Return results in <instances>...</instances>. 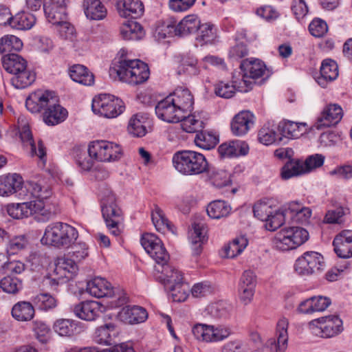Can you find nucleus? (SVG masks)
<instances>
[{
    "mask_svg": "<svg viewBox=\"0 0 352 352\" xmlns=\"http://www.w3.org/2000/svg\"><path fill=\"white\" fill-rule=\"evenodd\" d=\"M52 189L47 184L34 181L27 182L18 193V198L24 201L19 204H10L6 206L9 216L14 219H23L36 215L41 221H47L54 212L45 200L51 197Z\"/></svg>",
    "mask_w": 352,
    "mask_h": 352,
    "instance_id": "nucleus-1",
    "label": "nucleus"
},
{
    "mask_svg": "<svg viewBox=\"0 0 352 352\" xmlns=\"http://www.w3.org/2000/svg\"><path fill=\"white\" fill-rule=\"evenodd\" d=\"M109 72L113 79L131 85L143 83L150 75L148 65L139 59L120 60L113 64Z\"/></svg>",
    "mask_w": 352,
    "mask_h": 352,
    "instance_id": "nucleus-2",
    "label": "nucleus"
},
{
    "mask_svg": "<svg viewBox=\"0 0 352 352\" xmlns=\"http://www.w3.org/2000/svg\"><path fill=\"white\" fill-rule=\"evenodd\" d=\"M78 237L77 230L65 223L55 222L49 224L41 240L43 244L54 246L58 248L71 247Z\"/></svg>",
    "mask_w": 352,
    "mask_h": 352,
    "instance_id": "nucleus-3",
    "label": "nucleus"
},
{
    "mask_svg": "<svg viewBox=\"0 0 352 352\" xmlns=\"http://www.w3.org/2000/svg\"><path fill=\"white\" fill-rule=\"evenodd\" d=\"M2 65L8 73L14 75L11 82L17 89L25 88L35 80V74L27 69V61L17 54L3 56Z\"/></svg>",
    "mask_w": 352,
    "mask_h": 352,
    "instance_id": "nucleus-4",
    "label": "nucleus"
},
{
    "mask_svg": "<svg viewBox=\"0 0 352 352\" xmlns=\"http://www.w3.org/2000/svg\"><path fill=\"white\" fill-rule=\"evenodd\" d=\"M173 163L177 170L187 175L201 174L208 169L205 156L193 151L176 153L173 157Z\"/></svg>",
    "mask_w": 352,
    "mask_h": 352,
    "instance_id": "nucleus-5",
    "label": "nucleus"
},
{
    "mask_svg": "<svg viewBox=\"0 0 352 352\" xmlns=\"http://www.w3.org/2000/svg\"><path fill=\"white\" fill-rule=\"evenodd\" d=\"M308 231L299 226H291L281 229L276 234L274 242L276 247L283 251L294 250L308 241Z\"/></svg>",
    "mask_w": 352,
    "mask_h": 352,
    "instance_id": "nucleus-6",
    "label": "nucleus"
},
{
    "mask_svg": "<svg viewBox=\"0 0 352 352\" xmlns=\"http://www.w3.org/2000/svg\"><path fill=\"white\" fill-rule=\"evenodd\" d=\"M102 217L111 233L118 236L121 233L120 228L122 222V212L116 204L115 195L111 192L104 195L101 200Z\"/></svg>",
    "mask_w": 352,
    "mask_h": 352,
    "instance_id": "nucleus-7",
    "label": "nucleus"
},
{
    "mask_svg": "<svg viewBox=\"0 0 352 352\" xmlns=\"http://www.w3.org/2000/svg\"><path fill=\"white\" fill-rule=\"evenodd\" d=\"M89 155L101 162H112L119 160L122 155L120 146L107 140H95L88 146Z\"/></svg>",
    "mask_w": 352,
    "mask_h": 352,
    "instance_id": "nucleus-8",
    "label": "nucleus"
},
{
    "mask_svg": "<svg viewBox=\"0 0 352 352\" xmlns=\"http://www.w3.org/2000/svg\"><path fill=\"white\" fill-rule=\"evenodd\" d=\"M91 108L94 113L107 118L121 114L124 105L122 100L111 94H99L94 98Z\"/></svg>",
    "mask_w": 352,
    "mask_h": 352,
    "instance_id": "nucleus-9",
    "label": "nucleus"
},
{
    "mask_svg": "<svg viewBox=\"0 0 352 352\" xmlns=\"http://www.w3.org/2000/svg\"><path fill=\"white\" fill-rule=\"evenodd\" d=\"M192 332L197 340L205 342H219L230 337L232 329L224 324H197L192 327Z\"/></svg>",
    "mask_w": 352,
    "mask_h": 352,
    "instance_id": "nucleus-10",
    "label": "nucleus"
},
{
    "mask_svg": "<svg viewBox=\"0 0 352 352\" xmlns=\"http://www.w3.org/2000/svg\"><path fill=\"white\" fill-rule=\"evenodd\" d=\"M311 333L322 338H331L342 331V321L336 316H328L309 323Z\"/></svg>",
    "mask_w": 352,
    "mask_h": 352,
    "instance_id": "nucleus-11",
    "label": "nucleus"
},
{
    "mask_svg": "<svg viewBox=\"0 0 352 352\" xmlns=\"http://www.w3.org/2000/svg\"><path fill=\"white\" fill-rule=\"evenodd\" d=\"M324 265V258L315 251H307L298 257L294 264L296 272L300 276H310L318 273Z\"/></svg>",
    "mask_w": 352,
    "mask_h": 352,
    "instance_id": "nucleus-12",
    "label": "nucleus"
},
{
    "mask_svg": "<svg viewBox=\"0 0 352 352\" xmlns=\"http://www.w3.org/2000/svg\"><path fill=\"white\" fill-rule=\"evenodd\" d=\"M241 68L244 72L242 82L244 84L246 88L243 89V87L240 86V91L247 92L252 88V82L248 80L246 78L256 79L266 74L268 76V71L267 69L266 65L263 61L258 59L243 60L241 64Z\"/></svg>",
    "mask_w": 352,
    "mask_h": 352,
    "instance_id": "nucleus-13",
    "label": "nucleus"
},
{
    "mask_svg": "<svg viewBox=\"0 0 352 352\" xmlns=\"http://www.w3.org/2000/svg\"><path fill=\"white\" fill-rule=\"evenodd\" d=\"M343 117V110L337 104L326 105L320 116L318 117L313 128L321 130L324 128L331 127L338 124Z\"/></svg>",
    "mask_w": 352,
    "mask_h": 352,
    "instance_id": "nucleus-14",
    "label": "nucleus"
},
{
    "mask_svg": "<svg viewBox=\"0 0 352 352\" xmlns=\"http://www.w3.org/2000/svg\"><path fill=\"white\" fill-rule=\"evenodd\" d=\"M155 110L157 116L167 122L177 123L184 118L182 111L175 105L172 98L169 96L160 101Z\"/></svg>",
    "mask_w": 352,
    "mask_h": 352,
    "instance_id": "nucleus-15",
    "label": "nucleus"
},
{
    "mask_svg": "<svg viewBox=\"0 0 352 352\" xmlns=\"http://www.w3.org/2000/svg\"><path fill=\"white\" fill-rule=\"evenodd\" d=\"M288 320L285 318H280L276 326V334H277V344L275 341L270 340L268 344L265 345L261 349L256 350L254 352H276L278 350L280 352H283L287 346L288 341Z\"/></svg>",
    "mask_w": 352,
    "mask_h": 352,
    "instance_id": "nucleus-16",
    "label": "nucleus"
},
{
    "mask_svg": "<svg viewBox=\"0 0 352 352\" xmlns=\"http://www.w3.org/2000/svg\"><path fill=\"white\" fill-rule=\"evenodd\" d=\"M154 276L166 289L183 280L182 273L166 263L155 266Z\"/></svg>",
    "mask_w": 352,
    "mask_h": 352,
    "instance_id": "nucleus-17",
    "label": "nucleus"
},
{
    "mask_svg": "<svg viewBox=\"0 0 352 352\" xmlns=\"http://www.w3.org/2000/svg\"><path fill=\"white\" fill-rule=\"evenodd\" d=\"M256 285V276L251 270L245 271L239 283L238 293L241 302L249 304L253 299Z\"/></svg>",
    "mask_w": 352,
    "mask_h": 352,
    "instance_id": "nucleus-18",
    "label": "nucleus"
},
{
    "mask_svg": "<svg viewBox=\"0 0 352 352\" xmlns=\"http://www.w3.org/2000/svg\"><path fill=\"white\" fill-rule=\"evenodd\" d=\"M57 102L56 98L52 92L37 90L32 93L26 99L25 106L32 113H38L43 109H47L50 103Z\"/></svg>",
    "mask_w": 352,
    "mask_h": 352,
    "instance_id": "nucleus-19",
    "label": "nucleus"
},
{
    "mask_svg": "<svg viewBox=\"0 0 352 352\" xmlns=\"http://www.w3.org/2000/svg\"><path fill=\"white\" fill-rule=\"evenodd\" d=\"M333 245L337 256L342 258L352 257V230H344L333 239Z\"/></svg>",
    "mask_w": 352,
    "mask_h": 352,
    "instance_id": "nucleus-20",
    "label": "nucleus"
},
{
    "mask_svg": "<svg viewBox=\"0 0 352 352\" xmlns=\"http://www.w3.org/2000/svg\"><path fill=\"white\" fill-rule=\"evenodd\" d=\"M23 177L17 173L0 176V196L9 197L23 188Z\"/></svg>",
    "mask_w": 352,
    "mask_h": 352,
    "instance_id": "nucleus-21",
    "label": "nucleus"
},
{
    "mask_svg": "<svg viewBox=\"0 0 352 352\" xmlns=\"http://www.w3.org/2000/svg\"><path fill=\"white\" fill-rule=\"evenodd\" d=\"M19 136L23 144L30 146L32 155L38 156L42 162L43 166H45L46 162L45 147L41 140L38 142L36 147L28 124H25L19 128Z\"/></svg>",
    "mask_w": 352,
    "mask_h": 352,
    "instance_id": "nucleus-22",
    "label": "nucleus"
},
{
    "mask_svg": "<svg viewBox=\"0 0 352 352\" xmlns=\"http://www.w3.org/2000/svg\"><path fill=\"white\" fill-rule=\"evenodd\" d=\"M168 96L172 98L175 105L182 111L184 116L186 114H189L192 110L194 98L188 89L177 87L173 94Z\"/></svg>",
    "mask_w": 352,
    "mask_h": 352,
    "instance_id": "nucleus-23",
    "label": "nucleus"
},
{
    "mask_svg": "<svg viewBox=\"0 0 352 352\" xmlns=\"http://www.w3.org/2000/svg\"><path fill=\"white\" fill-rule=\"evenodd\" d=\"M86 290L90 295L96 298L113 297L116 296L111 283L100 277H96L89 281Z\"/></svg>",
    "mask_w": 352,
    "mask_h": 352,
    "instance_id": "nucleus-24",
    "label": "nucleus"
},
{
    "mask_svg": "<svg viewBox=\"0 0 352 352\" xmlns=\"http://www.w3.org/2000/svg\"><path fill=\"white\" fill-rule=\"evenodd\" d=\"M116 8L121 17L138 18L141 16L144 10V5L140 0H119Z\"/></svg>",
    "mask_w": 352,
    "mask_h": 352,
    "instance_id": "nucleus-25",
    "label": "nucleus"
},
{
    "mask_svg": "<svg viewBox=\"0 0 352 352\" xmlns=\"http://www.w3.org/2000/svg\"><path fill=\"white\" fill-rule=\"evenodd\" d=\"M338 76V66L332 59H325L322 62L320 75L316 77V80L322 87H326L329 82H331Z\"/></svg>",
    "mask_w": 352,
    "mask_h": 352,
    "instance_id": "nucleus-26",
    "label": "nucleus"
},
{
    "mask_svg": "<svg viewBox=\"0 0 352 352\" xmlns=\"http://www.w3.org/2000/svg\"><path fill=\"white\" fill-rule=\"evenodd\" d=\"M119 319L127 324H136L144 322L148 318L146 310L139 306H126L118 313Z\"/></svg>",
    "mask_w": 352,
    "mask_h": 352,
    "instance_id": "nucleus-27",
    "label": "nucleus"
},
{
    "mask_svg": "<svg viewBox=\"0 0 352 352\" xmlns=\"http://www.w3.org/2000/svg\"><path fill=\"white\" fill-rule=\"evenodd\" d=\"M254 123V116L248 111H243L236 115L231 122L234 135L241 136L247 133Z\"/></svg>",
    "mask_w": 352,
    "mask_h": 352,
    "instance_id": "nucleus-28",
    "label": "nucleus"
},
{
    "mask_svg": "<svg viewBox=\"0 0 352 352\" xmlns=\"http://www.w3.org/2000/svg\"><path fill=\"white\" fill-rule=\"evenodd\" d=\"M218 151L222 157H234L248 154L249 146L243 141L233 140L221 144Z\"/></svg>",
    "mask_w": 352,
    "mask_h": 352,
    "instance_id": "nucleus-29",
    "label": "nucleus"
},
{
    "mask_svg": "<svg viewBox=\"0 0 352 352\" xmlns=\"http://www.w3.org/2000/svg\"><path fill=\"white\" fill-rule=\"evenodd\" d=\"M100 305L96 301H86L80 302L74 307V313L78 318L87 320H94L100 313Z\"/></svg>",
    "mask_w": 352,
    "mask_h": 352,
    "instance_id": "nucleus-30",
    "label": "nucleus"
},
{
    "mask_svg": "<svg viewBox=\"0 0 352 352\" xmlns=\"http://www.w3.org/2000/svg\"><path fill=\"white\" fill-rule=\"evenodd\" d=\"M286 212L288 214V218L292 221L306 223L309 221L311 216V210L305 206H302L298 201H291L286 205Z\"/></svg>",
    "mask_w": 352,
    "mask_h": 352,
    "instance_id": "nucleus-31",
    "label": "nucleus"
},
{
    "mask_svg": "<svg viewBox=\"0 0 352 352\" xmlns=\"http://www.w3.org/2000/svg\"><path fill=\"white\" fill-rule=\"evenodd\" d=\"M55 274L58 277H63L65 279L72 278L78 272V265L76 261L70 258H58L55 263Z\"/></svg>",
    "mask_w": 352,
    "mask_h": 352,
    "instance_id": "nucleus-32",
    "label": "nucleus"
},
{
    "mask_svg": "<svg viewBox=\"0 0 352 352\" xmlns=\"http://www.w3.org/2000/svg\"><path fill=\"white\" fill-rule=\"evenodd\" d=\"M278 126L284 135L289 138H298L313 128L312 126L309 129L306 122H296L290 120H283L280 122Z\"/></svg>",
    "mask_w": 352,
    "mask_h": 352,
    "instance_id": "nucleus-33",
    "label": "nucleus"
},
{
    "mask_svg": "<svg viewBox=\"0 0 352 352\" xmlns=\"http://www.w3.org/2000/svg\"><path fill=\"white\" fill-rule=\"evenodd\" d=\"M67 110L56 102L50 103L43 114V120L48 125H56L62 122L67 117Z\"/></svg>",
    "mask_w": 352,
    "mask_h": 352,
    "instance_id": "nucleus-34",
    "label": "nucleus"
},
{
    "mask_svg": "<svg viewBox=\"0 0 352 352\" xmlns=\"http://www.w3.org/2000/svg\"><path fill=\"white\" fill-rule=\"evenodd\" d=\"M120 35L124 40L137 41L144 36V32L139 23L128 20L122 23L120 26Z\"/></svg>",
    "mask_w": 352,
    "mask_h": 352,
    "instance_id": "nucleus-35",
    "label": "nucleus"
},
{
    "mask_svg": "<svg viewBox=\"0 0 352 352\" xmlns=\"http://www.w3.org/2000/svg\"><path fill=\"white\" fill-rule=\"evenodd\" d=\"M248 244V239L243 236L236 237L231 242L226 245L220 254L221 257L233 258L241 254Z\"/></svg>",
    "mask_w": 352,
    "mask_h": 352,
    "instance_id": "nucleus-36",
    "label": "nucleus"
},
{
    "mask_svg": "<svg viewBox=\"0 0 352 352\" xmlns=\"http://www.w3.org/2000/svg\"><path fill=\"white\" fill-rule=\"evenodd\" d=\"M118 331L114 324L109 323L98 327L95 332V341L100 344L111 345L115 343L114 339Z\"/></svg>",
    "mask_w": 352,
    "mask_h": 352,
    "instance_id": "nucleus-37",
    "label": "nucleus"
},
{
    "mask_svg": "<svg viewBox=\"0 0 352 352\" xmlns=\"http://www.w3.org/2000/svg\"><path fill=\"white\" fill-rule=\"evenodd\" d=\"M85 13L91 20H102L107 15V10L100 0H85Z\"/></svg>",
    "mask_w": 352,
    "mask_h": 352,
    "instance_id": "nucleus-38",
    "label": "nucleus"
},
{
    "mask_svg": "<svg viewBox=\"0 0 352 352\" xmlns=\"http://www.w3.org/2000/svg\"><path fill=\"white\" fill-rule=\"evenodd\" d=\"M206 211L210 217L219 219L227 217L231 213L232 207L226 201L218 199L210 202Z\"/></svg>",
    "mask_w": 352,
    "mask_h": 352,
    "instance_id": "nucleus-39",
    "label": "nucleus"
},
{
    "mask_svg": "<svg viewBox=\"0 0 352 352\" xmlns=\"http://www.w3.org/2000/svg\"><path fill=\"white\" fill-rule=\"evenodd\" d=\"M71 78L80 84L90 86L94 84V77L88 69L82 65H75L70 68Z\"/></svg>",
    "mask_w": 352,
    "mask_h": 352,
    "instance_id": "nucleus-40",
    "label": "nucleus"
},
{
    "mask_svg": "<svg viewBox=\"0 0 352 352\" xmlns=\"http://www.w3.org/2000/svg\"><path fill=\"white\" fill-rule=\"evenodd\" d=\"M12 316L18 321H30L34 316V307L27 301L19 302L13 306Z\"/></svg>",
    "mask_w": 352,
    "mask_h": 352,
    "instance_id": "nucleus-41",
    "label": "nucleus"
},
{
    "mask_svg": "<svg viewBox=\"0 0 352 352\" xmlns=\"http://www.w3.org/2000/svg\"><path fill=\"white\" fill-rule=\"evenodd\" d=\"M53 329L60 336L71 337L78 333V324L72 319L58 318L54 322Z\"/></svg>",
    "mask_w": 352,
    "mask_h": 352,
    "instance_id": "nucleus-42",
    "label": "nucleus"
},
{
    "mask_svg": "<svg viewBox=\"0 0 352 352\" xmlns=\"http://www.w3.org/2000/svg\"><path fill=\"white\" fill-rule=\"evenodd\" d=\"M35 23L36 18L34 14L22 11L11 18L10 26L16 30H27L31 29Z\"/></svg>",
    "mask_w": 352,
    "mask_h": 352,
    "instance_id": "nucleus-43",
    "label": "nucleus"
},
{
    "mask_svg": "<svg viewBox=\"0 0 352 352\" xmlns=\"http://www.w3.org/2000/svg\"><path fill=\"white\" fill-rule=\"evenodd\" d=\"M200 23L201 20L197 14H189L185 16L177 24L179 36H186L196 32Z\"/></svg>",
    "mask_w": 352,
    "mask_h": 352,
    "instance_id": "nucleus-44",
    "label": "nucleus"
},
{
    "mask_svg": "<svg viewBox=\"0 0 352 352\" xmlns=\"http://www.w3.org/2000/svg\"><path fill=\"white\" fill-rule=\"evenodd\" d=\"M288 218L287 212H286V205L284 208H278L275 207V211L272 216L265 221V226L267 230L274 231L280 228Z\"/></svg>",
    "mask_w": 352,
    "mask_h": 352,
    "instance_id": "nucleus-45",
    "label": "nucleus"
},
{
    "mask_svg": "<svg viewBox=\"0 0 352 352\" xmlns=\"http://www.w3.org/2000/svg\"><path fill=\"white\" fill-rule=\"evenodd\" d=\"M305 173L307 172L303 162L298 160H290L282 168L280 175L283 179H288Z\"/></svg>",
    "mask_w": 352,
    "mask_h": 352,
    "instance_id": "nucleus-46",
    "label": "nucleus"
},
{
    "mask_svg": "<svg viewBox=\"0 0 352 352\" xmlns=\"http://www.w3.org/2000/svg\"><path fill=\"white\" fill-rule=\"evenodd\" d=\"M195 144L201 148L210 150L213 148L219 142L218 138L211 132L201 131L196 134Z\"/></svg>",
    "mask_w": 352,
    "mask_h": 352,
    "instance_id": "nucleus-47",
    "label": "nucleus"
},
{
    "mask_svg": "<svg viewBox=\"0 0 352 352\" xmlns=\"http://www.w3.org/2000/svg\"><path fill=\"white\" fill-rule=\"evenodd\" d=\"M189 240L191 243L192 253L195 256H198L201 252V244L204 239L202 234L201 226L198 223L192 226V229L189 232Z\"/></svg>",
    "mask_w": 352,
    "mask_h": 352,
    "instance_id": "nucleus-48",
    "label": "nucleus"
},
{
    "mask_svg": "<svg viewBox=\"0 0 352 352\" xmlns=\"http://www.w3.org/2000/svg\"><path fill=\"white\" fill-rule=\"evenodd\" d=\"M196 32V40L201 43V45L211 43L216 36L214 26L210 23H201Z\"/></svg>",
    "mask_w": 352,
    "mask_h": 352,
    "instance_id": "nucleus-49",
    "label": "nucleus"
},
{
    "mask_svg": "<svg viewBox=\"0 0 352 352\" xmlns=\"http://www.w3.org/2000/svg\"><path fill=\"white\" fill-rule=\"evenodd\" d=\"M146 118L140 114L133 116L129 120L128 131L134 137H142L146 133L144 120Z\"/></svg>",
    "mask_w": 352,
    "mask_h": 352,
    "instance_id": "nucleus-50",
    "label": "nucleus"
},
{
    "mask_svg": "<svg viewBox=\"0 0 352 352\" xmlns=\"http://www.w3.org/2000/svg\"><path fill=\"white\" fill-rule=\"evenodd\" d=\"M180 122L182 129L187 133L198 132L204 127V121L197 118L195 115L186 114Z\"/></svg>",
    "mask_w": 352,
    "mask_h": 352,
    "instance_id": "nucleus-51",
    "label": "nucleus"
},
{
    "mask_svg": "<svg viewBox=\"0 0 352 352\" xmlns=\"http://www.w3.org/2000/svg\"><path fill=\"white\" fill-rule=\"evenodd\" d=\"M151 219L157 231L162 232L170 231L173 232L170 224L160 208L155 207L151 214Z\"/></svg>",
    "mask_w": 352,
    "mask_h": 352,
    "instance_id": "nucleus-52",
    "label": "nucleus"
},
{
    "mask_svg": "<svg viewBox=\"0 0 352 352\" xmlns=\"http://www.w3.org/2000/svg\"><path fill=\"white\" fill-rule=\"evenodd\" d=\"M51 14L47 12L45 4H43V10L47 21L53 25H56L63 22V20L67 19L66 7L67 6L52 5Z\"/></svg>",
    "mask_w": 352,
    "mask_h": 352,
    "instance_id": "nucleus-53",
    "label": "nucleus"
},
{
    "mask_svg": "<svg viewBox=\"0 0 352 352\" xmlns=\"http://www.w3.org/2000/svg\"><path fill=\"white\" fill-rule=\"evenodd\" d=\"M170 292L171 298L175 302L185 301L188 295L190 287L189 285L184 283L183 280L173 285L170 287L168 288Z\"/></svg>",
    "mask_w": 352,
    "mask_h": 352,
    "instance_id": "nucleus-54",
    "label": "nucleus"
},
{
    "mask_svg": "<svg viewBox=\"0 0 352 352\" xmlns=\"http://www.w3.org/2000/svg\"><path fill=\"white\" fill-rule=\"evenodd\" d=\"M0 287L2 290L8 294H15L22 289V281L12 276H7L0 281Z\"/></svg>",
    "mask_w": 352,
    "mask_h": 352,
    "instance_id": "nucleus-55",
    "label": "nucleus"
},
{
    "mask_svg": "<svg viewBox=\"0 0 352 352\" xmlns=\"http://www.w3.org/2000/svg\"><path fill=\"white\" fill-rule=\"evenodd\" d=\"M258 140L261 144L268 146L281 141L282 138L277 139L275 130L268 125H264L258 133Z\"/></svg>",
    "mask_w": 352,
    "mask_h": 352,
    "instance_id": "nucleus-56",
    "label": "nucleus"
},
{
    "mask_svg": "<svg viewBox=\"0 0 352 352\" xmlns=\"http://www.w3.org/2000/svg\"><path fill=\"white\" fill-rule=\"evenodd\" d=\"M23 47L22 41L15 36L7 35L0 40V52L4 53L12 50L18 51Z\"/></svg>",
    "mask_w": 352,
    "mask_h": 352,
    "instance_id": "nucleus-57",
    "label": "nucleus"
},
{
    "mask_svg": "<svg viewBox=\"0 0 352 352\" xmlns=\"http://www.w3.org/2000/svg\"><path fill=\"white\" fill-rule=\"evenodd\" d=\"M33 302L38 309L41 310H49L53 309L57 305L56 299L47 293H42L36 295Z\"/></svg>",
    "mask_w": 352,
    "mask_h": 352,
    "instance_id": "nucleus-58",
    "label": "nucleus"
},
{
    "mask_svg": "<svg viewBox=\"0 0 352 352\" xmlns=\"http://www.w3.org/2000/svg\"><path fill=\"white\" fill-rule=\"evenodd\" d=\"M209 178L212 185L219 188L231 183L230 173L224 170H213L210 173Z\"/></svg>",
    "mask_w": 352,
    "mask_h": 352,
    "instance_id": "nucleus-59",
    "label": "nucleus"
},
{
    "mask_svg": "<svg viewBox=\"0 0 352 352\" xmlns=\"http://www.w3.org/2000/svg\"><path fill=\"white\" fill-rule=\"evenodd\" d=\"M274 211L275 207L265 202L256 203L253 208L254 216L265 222L272 216Z\"/></svg>",
    "mask_w": 352,
    "mask_h": 352,
    "instance_id": "nucleus-60",
    "label": "nucleus"
},
{
    "mask_svg": "<svg viewBox=\"0 0 352 352\" xmlns=\"http://www.w3.org/2000/svg\"><path fill=\"white\" fill-rule=\"evenodd\" d=\"M197 60L194 58H188L183 59L182 63L178 67L177 74L179 75L188 74L190 76L197 75L199 72L197 67Z\"/></svg>",
    "mask_w": 352,
    "mask_h": 352,
    "instance_id": "nucleus-61",
    "label": "nucleus"
},
{
    "mask_svg": "<svg viewBox=\"0 0 352 352\" xmlns=\"http://www.w3.org/2000/svg\"><path fill=\"white\" fill-rule=\"evenodd\" d=\"M89 153L85 151H77L75 156V160L77 166L82 172L90 171L94 166V162Z\"/></svg>",
    "mask_w": 352,
    "mask_h": 352,
    "instance_id": "nucleus-62",
    "label": "nucleus"
},
{
    "mask_svg": "<svg viewBox=\"0 0 352 352\" xmlns=\"http://www.w3.org/2000/svg\"><path fill=\"white\" fill-rule=\"evenodd\" d=\"M208 310L214 317L226 318L230 315L232 307L225 302L220 301L210 305Z\"/></svg>",
    "mask_w": 352,
    "mask_h": 352,
    "instance_id": "nucleus-63",
    "label": "nucleus"
},
{
    "mask_svg": "<svg viewBox=\"0 0 352 352\" xmlns=\"http://www.w3.org/2000/svg\"><path fill=\"white\" fill-rule=\"evenodd\" d=\"M27 245L28 241L25 236H16L9 241L6 248V250L8 254L14 255L25 248Z\"/></svg>",
    "mask_w": 352,
    "mask_h": 352,
    "instance_id": "nucleus-64",
    "label": "nucleus"
}]
</instances>
